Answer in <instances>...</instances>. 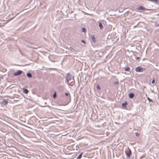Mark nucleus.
Returning <instances> with one entry per match:
<instances>
[{
    "instance_id": "nucleus-12",
    "label": "nucleus",
    "mask_w": 159,
    "mask_h": 159,
    "mask_svg": "<svg viewBox=\"0 0 159 159\" xmlns=\"http://www.w3.org/2000/svg\"><path fill=\"white\" fill-rule=\"evenodd\" d=\"M27 76L29 78H31L32 77V75L31 73H28L27 74Z\"/></svg>"
},
{
    "instance_id": "nucleus-17",
    "label": "nucleus",
    "mask_w": 159,
    "mask_h": 159,
    "mask_svg": "<svg viewBox=\"0 0 159 159\" xmlns=\"http://www.w3.org/2000/svg\"><path fill=\"white\" fill-rule=\"evenodd\" d=\"M147 99L149 102H153L152 100L150 99L149 97L147 98Z\"/></svg>"
},
{
    "instance_id": "nucleus-23",
    "label": "nucleus",
    "mask_w": 159,
    "mask_h": 159,
    "mask_svg": "<svg viewBox=\"0 0 159 159\" xmlns=\"http://www.w3.org/2000/svg\"><path fill=\"white\" fill-rule=\"evenodd\" d=\"M139 58V57H137L136 58V60H138Z\"/></svg>"
},
{
    "instance_id": "nucleus-19",
    "label": "nucleus",
    "mask_w": 159,
    "mask_h": 159,
    "mask_svg": "<svg viewBox=\"0 0 159 159\" xmlns=\"http://www.w3.org/2000/svg\"><path fill=\"white\" fill-rule=\"evenodd\" d=\"M155 80L154 79H153V80H152V84H154L155 83Z\"/></svg>"
},
{
    "instance_id": "nucleus-20",
    "label": "nucleus",
    "mask_w": 159,
    "mask_h": 159,
    "mask_svg": "<svg viewBox=\"0 0 159 159\" xmlns=\"http://www.w3.org/2000/svg\"><path fill=\"white\" fill-rule=\"evenodd\" d=\"M65 95L66 96H68L70 95V93H65Z\"/></svg>"
},
{
    "instance_id": "nucleus-22",
    "label": "nucleus",
    "mask_w": 159,
    "mask_h": 159,
    "mask_svg": "<svg viewBox=\"0 0 159 159\" xmlns=\"http://www.w3.org/2000/svg\"><path fill=\"white\" fill-rule=\"evenodd\" d=\"M81 42L82 43H84L85 44V41L84 40H81Z\"/></svg>"
},
{
    "instance_id": "nucleus-18",
    "label": "nucleus",
    "mask_w": 159,
    "mask_h": 159,
    "mask_svg": "<svg viewBox=\"0 0 159 159\" xmlns=\"http://www.w3.org/2000/svg\"><path fill=\"white\" fill-rule=\"evenodd\" d=\"M135 134L136 136L137 137H138L139 135V133L138 132H135Z\"/></svg>"
},
{
    "instance_id": "nucleus-21",
    "label": "nucleus",
    "mask_w": 159,
    "mask_h": 159,
    "mask_svg": "<svg viewBox=\"0 0 159 159\" xmlns=\"http://www.w3.org/2000/svg\"><path fill=\"white\" fill-rule=\"evenodd\" d=\"M97 89H98V90H100V86L98 85L97 86Z\"/></svg>"
},
{
    "instance_id": "nucleus-24",
    "label": "nucleus",
    "mask_w": 159,
    "mask_h": 159,
    "mask_svg": "<svg viewBox=\"0 0 159 159\" xmlns=\"http://www.w3.org/2000/svg\"><path fill=\"white\" fill-rule=\"evenodd\" d=\"M118 84V82H117V81H116V82L115 83V84Z\"/></svg>"
},
{
    "instance_id": "nucleus-1",
    "label": "nucleus",
    "mask_w": 159,
    "mask_h": 159,
    "mask_svg": "<svg viewBox=\"0 0 159 159\" xmlns=\"http://www.w3.org/2000/svg\"><path fill=\"white\" fill-rule=\"evenodd\" d=\"M66 79L68 85H69L70 83L74 81V76L70 73H68L66 75Z\"/></svg>"
},
{
    "instance_id": "nucleus-11",
    "label": "nucleus",
    "mask_w": 159,
    "mask_h": 159,
    "mask_svg": "<svg viewBox=\"0 0 159 159\" xmlns=\"http://www.w3.org/2000/svg\"><path fill=\"white\" fill-rule=\"evenodd\" d=\"M127 104V102H125L124 103H123L122 104V106L123 107H125Z\"/></svg>"
},
{
    "instance_id": "nucleus-9",
    "label": "nucleus",
    "mask_w": 159,
    "mask_h": 159,
    "mask_svg": "<svg viewBox=\"0 0 159 159\" xmlns=\"http://www.w3.org/2000/svg\"><path fill=\"white\" fill-rule=\"evenodd\" d=\"M98 26L100 30H102L103 29V26L101 22L99 23Z\"/></svg>"
},
{
    "instance_id": "nucleus-8",
    "label": "nucleus",
    "mask_w": 159,
    "mask_h": 159,
    "mask_svg": "<svg viewBox=\"0 0 159 159\" xmlns=\"http://www.w3.org/2000/svg\"><path fill=\"white\" fill-rule=\"evenodd\" d=\"M91 38L92 41L95 43L96 42V38L93 35H92Z\"/></svg>"
},
{
    "instance_id": "nucleus-10",
    "label": "nucleus",
    "mask_w": 159,
    "mask_h": 159,
    "mask_svg": "<svg viewBox=\"0 0 159 159\" xmlns=\"http://www.w3.org/2000/svg\"><path fill=\"white\" fill-rule=\"evenodd\" d=\"M23 92L27 94L28 93L29 91L27 89H25V88H23Z\"/></svg>"
},
{
    "instance_id": "nucleus-13",
    "label": "nucleus",
    "mask_w": 159,
    "mask_h": 159,
    "mask_svg": "<svg viewBox=\"0 0 159 159\" xmlns=\"http://www.w3.org/2000/svg\"><path fill=\"white\" fill-rule=\"evenodd\" d=\"M82 153H81L77 157V159H80L82 157Z\"/></svg>"
},
{
    "instance_id": "nucleus-4",
    "label": "nucleus",
    "mask_w": 159,
    "mask_h": 159,
    "mask_svg": "<svg viewBox=\"0 0 159 159\" xmlns=\"http://www.w3.org/2000/svg\"><path fill=\"white\" fill-rule=\"evenodd\" d=\"M23 72V71L21 70H18L16 72L14 73V75L15 76H16L21 74Z\"/></svg>"
},
{
    "instance_id": "nucleus-2",
    "label": "nucleus",
    "mask_w": 159,
    "mask_h": 159,
    "mask_svg": "<svg viewBox=\"0 0 159 159\" xmlns=\"http://www.w3.org/2000/svg\"><path fill=\"white\" fill-rule=\"evenodd\" d=\"M125 152L126 157L127 158H129L132 155L131 150L129 148L126 150Z\"/></svg>"
},
{
    "instance_id": "nucleus-14",
    "label": "nucleus",
    "mask_w": 159,
    "mask_h": 159,
    "mask_svg": "<svg viewBox=\"0 0 159 159\" xmlns=\"http://www.w3.org/2000/svg\"><path fill=\"white\" fill-rule=\"evenodd\" d=\"M130 68L129 67H127L125 69V70L127 71H129Z\"/></svg>"
},
{
    "instance_id": "nucleus-5",
    "label": "nucleus",
    "mask_w": 159,
    "mask_h": 159,
    "mask_svg": "<svg viewBox=\"0 0 159 159\" xmlns=\"http://www.w3.org/2000/svg\"><path fill=\"white\" fill-rule=\"evenodd\" d=\"M137 9L139 10H142V11H145L147 10L146 8L143 7L141 6H140L139 7L137 8Z\"/></svg>"
},
{
    "instance_id": "nucleus-6",
    "label": "nucleus",
    "mask_w": 159,
    "mask_h": 159,
    "mask_svg": "<svg viewBox=\"0 0 159 159\" xmlns=\"http://www.w3.org/2000/svg\"><path fill=\"white\" fill-rule=\"evenodd\" d=\"M7 103L8 102L7 100H3L1 102V104L2 105L5 106L7 104Z\"/></svg>"
},
{
    "instance_id": "nucleus-7",
    "label": "nucleus",
    "mask_w": 159,
    "mask_h": 159,
    "mask_svg": "<svg viewBox=\"0 0 159 159\" xmlns=\"http://www.w3.org/2000/svg\"><path fill=\"white\" fill-rule=\"evenodd\" d=\"M134 96V94L133 93H129V98H133Z\"/></svg>"
},
{
    "instance_id": "nucleus-16",
    "label": "nucleus",
    "mask_w": 159,
    "mask_h": 159,
    "mask_svg": "<svg viewBox=\"0 0 159 159\" xmlns=\"http://www.w3.org/2000/svg\"><path fill=\"white\" fill-rule=\"evenodd\" d=\"M56 97V94L55 92L54 93V94L53 95V97L54 98H55Z\"/></svg>"
},
{
    "instance_id": "nucleus-3",
    "label": "nucleus",
    "mask_w": 159,
    "mask_h": 159,
    "mask_svg": "<svg viewBox=\"0 0 159 159\" xmlns=\"http://www.w3.org/2000/svg\"><path fill=\"white\" fill-rule=\"evenodd\" d=\"M145 70L144 68L140 66H138L135 69V70L137 72H142Z\"/></svg>"
},
{
    "instance_id": "nucleus-15",
    "label": "nucleus",
    "mask_w": 159,
    "mask_h": 159,
    "mask_svg": "<svg viewBox=\"0 0 159 159\" xmlns=\"http://www.w3.org/2000/svg\"><path fill=\"white\" fill-rule=\"evenodd\" d=\"M82 31L83 32H85L86 31V29L84 28H82Z\"/></svg>"
}]
</instances>
